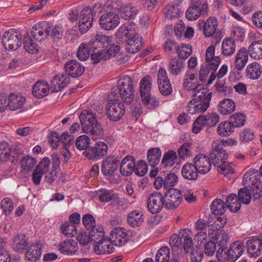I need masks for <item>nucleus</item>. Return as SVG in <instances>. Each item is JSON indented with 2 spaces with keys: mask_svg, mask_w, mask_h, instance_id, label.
Here are the masks:
<instances>
[{
  "mask_svg": "<svg viewBox=\"0 0 262 262\" xmlns=\"http://www.w3.org/2000/svg\"><path fill=\"white\" fill-rule=\"evenodd\" d=\"M250 56L255 59L262 58V40L253 41L247 50Z\"/></svg>",
  "mask_w": 262,
  "mask_h": 262,
  "instance_id": "37",
  "label": "nucleus"
},
{
  "mask_svg": "<svg viewBox=\"0 0 262 262\" xmlns=\"http://www.w3.org/2000/svg\"><path fill=\"white\" fill-rule=\"evenodd\" d=\"M181 12L178 4L167 5L163 9V15L165 18L168 19L180 17Z\"/></svg>",
  "mask_w": 262,
  "mask_h": 262,
  "instance_id": "39",
  "label": "nucleus"
},
{
  "mask_svg": "<svg viewBox=\"0 0 262 262\" xmlns=\"http://www.w3.org/2000/svg\"><path fill=\"white\" fill-rule=\"evenodd\" d=\"M36 163V159L29 156H26L23 157L20 160V165L23 170L27 171V172L32 169Z\"/></svg>",
  "mask_w": 262,
  "mask_h": 262,
  "instance_id": "57",
  "label": "nucleus"
},
{
  "mask_svg": "<svg viewBox=\"0 0 262 262\" xmlns=\"http://www.w3.org/2000/svg\"><path fill=\"white\" fill-rule=\"evenodd\" d=\"M135 159L132 156H126L120 163V173L125 177L131 175L135 170Z\"/></svg>",
  "mask_w": 262,
  "mask_h": 262,
  "instance_id": "21",
  "label": "nucleus"
},
{
  "mask_svg": "<svg viewBox=\"0 0 262 262\" xmlns=\"http://www.w3.org/2000/svg\"><path fill=\"white\" fill-rule=\"evenodd\" d=\"M225 203L229 210L234 212H237L241 207L237 195L234 193H231L227 196Z\"/></svg>",
  "mask_w": 262,
  "mask_h": 262,
  "instance_id": "45",
  "label": "nucleus"
},
{
  "mask_svg": "<svg viewBox=\"0 0 262 262\" xmlns=\"http://www.w3.org/2000/svg\"><path fill=\"white\" fill-rule=\"evenodd\" d=\"M247 252L251 257H257L260 255L262 242L261 239L256 236L250 237L246 242Z\"/></svg>",
  "mask_w": 262,
  "mask_h": 262,
  "instance_id": "22",
  "label": "nucleus"
},
{
  "mask_svg": "<svg viewBox=\"0 0 262 262\" xmlns=\"http://www.w3.org/2000/svg\"><path fill=\"white\" fill-rule=\"evenodd\" d=\"M49 88L47 82L37 81L32 88V94L36 98H40L48 95Z\"/></svg>",
  "mask_w": 262,
  "mask_h": 262,
  "instance_id": "35",
  "label": "nucleus"
},
{
  "mask_svg": "<svg viewBox=\"0 0 262 262\" xmlns=\"http://www.w3.org/2000/svg\"><path fill=\"white\" fill-rule=\"evenodd\" d=\"M48 36L50 37L54 41H58L61 39L63 30L61 26H55L54 27L48 26L47 29Z\"/></svg>",
  "mask_w": 262,
  "mask_h": 262,
  "instance_id": "55",
  "label": "nucleus"
},
{
  "mask_svg": "<svg viewBox=\"0 0 262 262\" xmlns=\"http://www.w3.org/2000/svg\"><path fill=\"white\" fill-rule=\"evenodd\" d=\"M199 172L195 165L192 163L185 164L181 170L183 177L189 180H195L198 178Z\"/></svg>",
  "mask_w": 262,
  "mask_h": 262,
  "instance_id": "34",
  "label": "nucleus"
},
{
  "mask_svg": "<svg viewBox=\"0 0 262 262\" xmlns=\"http://www.w3.org/2000/svg\"><path fill=\"white\" fill-rule=\"evenodd\" d=\"M143 214L140 210H135L132 211L127 215V223L132 227H139L143 223Z\"/></svg>",
  "mask_w": 262,
  "mask_h": 262,
  "instance_id": "31",
  "label": "nucleus"
},
{
  "mask_svg": "<svg viewBox=\"0 0 262 262\" xmlns=\"http://www.w3.org/2000/svg\"><path fill=\"white\" fill-rule=\"evenodd\" d=\"M8 107L11 110H16L23 107L26 98L21 96L11 94L8 98Z\"/></svg>",
  "mask_w": 262,
  "mask_h": 262,
  "instance_id": "38",
  "label": "nucleus"
},
{
  "mask_svg": "<svg viewBox=\"0 0 262 262\" xmlns=\"http://www.w3.org/2000/svg\"><path fill=\"white\" fill-rule=\"evenodd\" d=\"M262 74V66L260 64L253 62L249 64L246 69V76L252 80L259 79Z\"/></svg>",
  "mask_w": 262,
  "mask_h": 262,
  "instance_id": "29",
  "label": "nucleus"
},
{
  "mask_svg": "<svg viewBox=\"0 0 262 262\" xmlns=\"http://www.w3.org/2000/svg\"><path fill=\"white\" fill-rule=\"evenodd\" d=\"M14 147L12 146L10 148L8 143L6 141H2L0 142V160H5L8 159L11 154L13 153L12 157L15 156L17 153H14V151H12Z\"/></svg>",
  "mask_w": 262,
  "mask_h": 262,
  "instance_id": "53",
  "label": "nucleus"
},
{
  "mask_svg": "<svg viewBox=\"0 0 262 262\" xmlns=\"http://www.w3.org/2000/svg\"><path fill=\"white\" fill-rule=\"evenodd\" d=\"M79 120L82 129L85 133L90 134L94 139L103 137V129L97 120L96 113L84 110L79 115Z\"/></svg>",
  "mask_w": 262,
  "mask_h": 262,
  "instance_id": "1",
  "label": "nucleus"
},
{
  "mask_svg": "<svg viewBox=\"0 0 262 262\" xmlns=\"http://www.w3.org/2000/svg\"><path fill=\"white\" fill-rule=\"evenodd\" d=\"M91 49L86 42H82L79 47L77 56L80 60H86L90 55Z\"/></svg>",
  "mask_w": 262,
  "mask_h": 262,
  "instance_id": "60",
  "label": "nucleus"
},
{
  "mask_svg": "<svg viewBox=\"0 0 262 262\" xmlns=\"http://www.w3.org/2000/svg\"><path fill=\"white\" fill-rule=\"evenodd\" d=\"M51 163V160L48 157H45L36 166L32 173V180L35 185L40 183L43 174L47 172Z\"/></svg>",
  "mask_w": 262,
  "mask_h": 262,
  "instance_id": "12",
  "label": "nucleus"
},
{
  "mask_svg": "<svg viewBox=\"0 0 262 262\" xmlns=\"http://www.w3.org/2000/svg\"><path fill=\"white\" fill-rule=\"evenodd\" d=\"M178 162L177 155L175 151L169 150L165 152L162 159L161 164L164 167L172 166Z\"/></svg>",
  "mask_w": 262,
  "mask_h": 262,
  "instance_id": "47",
  "label": "nucleus"
},
{
  "mask_svg": "<svg viewBox=\"0 0 262 262\" xmlns=\"http://www.w3.org/2000/svg\"><path fill=\"white\" fill-rule=\"evenodd\" d=\"M60 229L62 233L68 237H72L77 234L76 226L71 222H66L62 223Z\"/></svg>",
  "mask_w": 262,
  "mask_h": 262,
  "instance_id": "49",
  "label": "nucleus"
},
{
  "mask_svg": "<svg viewBox=\"0 0 262 262\" xmlns=\"http://www.w3.org/2000/svg\"><path fill=\"white\" fill-rule=\"evenodd\" d=\"M185 60L174 57L169 61L168 70L170 74L177 75L185 68Z\"/></svg>",
  "mask_w": 262,
  "mask_h": 262,
  "instance_id": "28",
  "label": "nucleus"
},
{
  "mask_svg": "<svg viewBox=\"0 0 262 262\" xmlns=\"http://www.w3.org/2000/svg\"><path fill=\"white\" fill-rule=\"evenodd\" d=\"M30 245L28 242V238L24 234H20L15 236L12 239L11 246L14 251L23 252Z\"/></svg>",
  "mask_w": 262,
  "mask_h": 262,
  "instance_id": "25",
  "label": "nucleus"
},
{
  "mask_svg": "<svg viewBox=\"0 0 262 262\" xmlns=\"http://www.w3.org/2000/svg\"><path fill=\"white\" fill-rule=\"evenodd\" d=\"M26 250V257L30 261L35 262L39 259L41 254V249L39 244L30 245Z\"/></svg>",
  "mask_w": 262,
  "mask_h": 262,
  "instance_id": "30",
  "label": "nucleus"
},
{
  "mask_svg": "<svg viewBox=\"0 0 262 262\" xmlns=\"http://www.w3.org/2000/svg\"><path fill=\"white\" fill-rule=\"evenodd\" d=\"M133 26L130 24L129 25V23H125L119 28L116 33V37L118 42H124L125 40H127L129 36L133 35L132 30Z\"/></svg>",
  "mask_w": 262,
  "mask_h": 262,
  "instance_id": "32",
  "label": "nucleus"
},
{
  "mask_svg": "<svg viewBox=\"0 0 262 262\" xmlns=\"http://www.w3.org/2000/svg\"><path fill=\"white\" fill-rule=\"evenodd\" d=\"M77 245V244L75 241L67 239L60 244L59 250L64 254L72 255L76 252Z\"/></svg>",
  "mask_w": 262,
  "mask_h": 262,
  "instance_id": "41",
  "label": "nucleus"
},
{
  "mask_svg": "<svg viewBox=\"0 0 262 262\" xmlns=\"http://www.w3.org/2000/svg\"><path fill=\"white\" fill-rule=\"evenodd\" d=\"M111 240L115 246L124 245L128 240L129 236L122 228H114L111 234Z\"/></svg>",
  "mask_w": 262,
  "mask_h": 262,
  "instance_id": "18",
  "label": "nucleus"
},
{
  "mask_svg": "<svg viewBox=\"0 0 262 262\" xmlns=\"http://www.w3.org/2000/svg\"><path fill=\"white\" fill-rule=\"evenodd\" d=\"M226 204L220 199L214 200L211 203L210 209L215 215L223 214L226 210Z\"/></svg>",
  "mask_w": 262,
  "mask_h": 262,
  "instance_id": "46",
  "label": "nucleus"
},
{
  "mask_svg": "<svg viewBox=\"0 0 262 262\" xmlns=\"http://www.w3.org/2000/svg\"><path fill=\"white\" fill-rule=\"evenodd\" d=\"M126 50L128 53L134 54L141 50L142 47V38L138 34H133L132 36L125 40Z\"/></svg>",
  "mask_w": 262,
  "mask_h": 262,
  "instance_id": "26",
  "label": "nucleus"
},
{
  "mask_svg": "<svg viewBox=\"0 0 262 262\" xmlns=\"http://www.w3.org/2000/svg\"><path fill=\"white\" fill-rule=\"evenodd\" d=\"M89 239L91 242H93L95 244L101 242L104 238V232L102 227L92 228L89 232Z\"/></svg>",
  "mask_w": 262,
  "mask_h": 262,
  "instance_id": "43",
  "label": "nucleus"
},
{
  "mask_svg": "<svg viewBox=\"0 0 262 262\" xmlns=\"http://www.w3.org/2000/svg\"><path fill=\"white\" fill-rule=\"evenodd\" d=\"M1 208L5 215H9L14 209L13 201L9 198L3 199L1 203Z\"/></svg>",
  "mask_w": 262,
  "mask_h": 262,
  "instance_id": "61",
  "label": "nucleus"
},
{
  "mask_svg": "<svg viewBox=\"0 0 262 262\" xmlns=\"http://www.w3.org/2000/svg\"><path fill=\"white\" fill-rule=\"evenodd\" d=\"M211 237L215 238V243L220 247H226V245L229 240V236L225 232L215 233L214 236H212Z\"/></svg>",
  "mask_w": 262,
  "mask_h": 262,
  "instance_id": "64",
  "label": "nucleus"
},
{
  "mask_svg": "<svg viewBox=\"0 0 262 262\" xmlns=\"http://www.w3.org/2000/svg\"><path fill=\"white\" fill-rule=\"evenodd\" d=\"M66 74L72 77L76 78L81 76L84 72V68L77 60H72L64 64Z\"/></svg>",
  "mask_w": 262,
  "mask_h": 262,
  "instance_id": "16",
  "label": "nucleus"
},
{
  "mask_svg": "<svg viewBox=\"0 0 262 262\" xmlns=\"http://www.w3.org/2000/svg\"><path fill=\"white\" fill-rule=\"evenodd\" d=\"M215 47L209 46L206 52V60L208 62V66L212 67L213 70H216L221 62V58L219 56H214Z\"/></svg>",
  "mask_w": 262,
  "mask_h": 262,
  "instance_id": "33",
  "label": "nucleus"
},
{
  "mask_svg": "<svg viewBox=\"0 0 262 262\" xmlns=\"http://www.w3.org/2000/svg\"><path fill=\"white\" fill-rule=\"evenodd\" d=\"M120 159L115 156H108L102 162L101 170L105 176H113L118 169Z\"/></svg>",
  "mask_w": 262,
  "mask_h": 262,
  "instance_id": "13",
  "label": "nucleus"
},
{
  "mask_svg": "<svg viewBox=\"0 0 262 262\" xmlns=\"http://www.w3.org/2000/svg\"><path fill=\"white\" fill-rule=\"evenodd\" d=\"M212 96V93L207 89L193 94L194 98L189 102L187 105L188 112L194 114L206 112L210 106Z\"/></svg>",
  "mask_w": 262,
  "mask_h": 262,
  "instance_id": "3",
  "label": "nucleus"
},
{
  "mask_svg": "<svg viewBox=\"0 0 262 262\" xmlns=\"http://www.w3.org/2000/svg\"><path fill=\"white\" fill-rule=\"evenodd\" d=\"M165 207L167 209H174L181 203L183 195L180 190L171 188L167 190L164 194Z\"/></svg>",
  "mask_w": 262,
  "mask_h": 262,
  "instance_id": "7",
  "label": "nucleus"
},
{
  "mask_svg": "<svg viewBox=\"0 0 262 262\" xmlns=\"http://www.w3.org/2000/svg\"><path fill=\"white\" fill-rule=\"evenodd\" d=\"M151 84L152 78L150 75H146L141 79L140 83V93L141 97L150 94Z\"/></svg>",
  "mask_w": 262,
  "mask_h": 262,
  "instance_id": "44",
  "label": "nucleus"
},
{
  "mask_svg": "<svg viewBox=\"0 0 262 262\" xmlns=\"http://www.w3.org/2000/svg\"><path fill=\"white\" fill-rule=\"evenodd\" d=\"M24 45L26 51L29 53L34 54L38 51L37 43L31 38L28 33L24 35Z\"/></svg>",
  "mask_w": 262,
  "mask_h": 262,
  "instance_id": "52",
  "label": "nucleus"
},
{
  "mask_svg": "<svg viewBox=\"0 0 262 262\" xmlns=\"http://www.w3.org/2000/svg\"><path fill=\"white\" fill-rule=\"evenodd\" d=\"M114 246L112 241L104 238L101 242L95 244L94 251L97 254H110L114 251Z\"/></svg>",
  "mask_w": 262,
  "mask_h": 262,
  "instance_id": "27",
  "label": "nucleus"
},
{
  "mask_svg": "<svg viewBox=\"0 0 262 262\" xmlns=\"http://www.w3.org/2000/svg\"><path fill=\"white\" fill-rule=\"evenodd\" d=\"M90 144V138L86 135H82L78 137L75 141V146L79 150H86Z\"/></svg>",
  "mask_w": 262,
  "mask_h": 262,
  "instance_id": "62",
  "label": "nucleus"
},
{
  "mask_svg": "<svg viewBox=\"0 0 262 262\" xmlns=\"http://www.w3.org/2000/svg\"><path fill=\"white\" fill-rule=\"evenodd\" d=\"M228 157V155L226 152H210V159L212 163L215 167L220 165L222 163L224 162Z\"/></svg>",
  "mask_w": 262,
  "mask_h": 262,
  "instance_id": "56",
  "label": "nucleus"
},
{
  "mask_svg": "<svg viewBox=\"0 0 262 262\" xmlns=\"http://www.w3.org/2000/svg\"><path fill=\"white\" fill-rule=\"evenodd\" d=\"M217 27V21L213 17H209L205 24L204 35L206 37H210L215 33Z\"/></svg>",
  "mask_w": 262,
  "mask_h": 262,
  "instance_id": "48",
  "label": "nucleus"
},
{
  "mask_svg": "<svg viewBox=\"0 0 262 262\" xmlns=\"http://www.w3.org/2000/svg\"><path fill=\"white\" fill-rule=\"evenodd\" d=\"M108 147L103 142H98L93 146L85 150L83 154L90 160L97 161L105 157L107 153Z\"/></svg>",
  "mask_w": 262,
  "mask_h": 262,
  "instance_id": "8",
  "label": "nucleus"
},
{
  "mask_svg": "<svg viewBox=\"0 0 262 262\" xmlns=\"http://www.w3.org/2000/svg\"><path fill=\"white\" fill-rule=\"evenodd\" d=\"M121 17L126 20L133 18L137 14V10L135 7L128 6H122L119 11Z\"/></svg>",
  "mask_w": 262,
  "mask_h": 262,
  "instance_id": "54",
  "label": "nucleus"
},
{
  "mask_svg": "<svg viewBox=\"0 0 262 262\" xmlns=\"http://www.w3.org/2000/svg\"><path fill=\"white\" fill-rule=\"evenodd\" d=\"M236 43L232 38H225L222 42V54L225 56L232 55L235 52Z\"/></svg>",
  "mask_w": 262,
  "mask_h": 262,
  "instance_id": "42",
  "label": "nucleus"
},
{
  "mask_svg": "<svg viewBox=\"0 0 262 262\" xmlns=\"http://www.w3.org/2000/svg\"><path fill=\"white\" fill-rule=\"evenodd\" d=\"M47 29L48 25L45 23H41L34 25L31 32L32 37L37 41H41L47 38L48 36Z\"/></svg>",
  "mask_w": 262,
  "mask_h": 262,
  "instance_id": "23",
  "label": "nucleus"
},
{
  "mask_svg": "<svg viewBox=\"0 0 262 262\" xmlns=\"http://www.w3.org/2000/svg\"><path fill=\"white\" fill-rule=\"evenodd\" d=\"M2 42L6 50H16L22 44V36L16 30L10 29L4 34Z\"/></svg>",
  "mask_w": 262,
  "mask_h": 262,
  "instance_id": "5",
  "label": "nucleus"
},
{
  "mask_svg": "<svg viewBox=\"0 0 262 262\" xmlns=\"http://www.w3.org/2000/svg\"><path fill=\"white\" fill-rule=\"evenodd\" d=\"M70 83L69 76L60 74L56 75L53 78L51 84V92H57L61 89L66 87Z\"/></svg>",
  "mask_w": 262,
  "mask_h": 262,
  "instance_id": "20",
  "label": "nucleus"
},
{
  "mask_svg": "<svg viewBox=\"0 0 262 262\" xmlns=\"http://www.w3.org/2000/svg\"><path fill=\"white\" fill-rule=\"evenodd\" d=\"M229 121L232 126L235 127H239L243 126L246 121V116L242 113H237L232 115L230 118Z\"/></svg>",
  "mask_w": 262,
  "mask_h": 262,
  "instance_id": "59",
  "label": "nucleus"
},
{
  "mask_svg": "<svg viewBox=\"0 0 262 262\" xmlns=\"http://www.w3.org/2000/svg\"><path fill=\"white\" fill-rule=\"evenodd\" d=\"M234 128L229 120L224 121L221 122L218 125L217 133L222 136H228L234 132Z\"/></svg>",
  "mask_w": 262,
  "mask_h": 262,
  "instance_id": "50",
  "label": "nucleus"
},
{
  "mask_svg": "<svg viewBox=\"0 0 262 262\" xmlns=\"http://www.w3.org/2000/svg\"><path fill=\"white\" fill-rule=\"evenodd\" d=\"M194 163L199 173L205 174L211 169V163L210 158L203 154H199L195 156Z\"/></svg>",
  "mask_w": 262,
  "mask_h": 262,
  "instance_id": "15",
  "label": "nucleus"
},
{
  "mask_svg": "<svg viewBox=\"0 0 262 262\" xmlns=\"http://www.w3.org/2000/svg\"><path fill=\"white\" fill-rule=\"evenodd\" d=\"M170 250L166 246L161 247L158 251L156 258V262H169Z\"/></svg>",
  "mask_w": 262,
  "mask_h": 262,
  "instance_id": "58",
  "label": "nucleus"
},
{
  "mask_svg": "<svg viewBox=\"0 0 262 262\" xmlns=\"http://www.w3.org/2000/svg\"><path fill=\"white\" fill-rule=\"evenodd\" d=\"M219 115L216 113H208L206 115H200L193 123L192 131L194 133H199L203 126L209 127L215 126L219 122Z\"/></svg>",
  "mask_w": 262,
  "mask_h": 262,
  "instance_id": "6",
  "label": "nucleus"
},
{
  "mask_svg": "<svg viewBox=\"0 0 262 262\" xmlns=\"http://www.w3.org/2000/svg\"><path fill=\"white\" fill-rule=\"evenodd\" d=\"M91 52L105 51L109 45L108 38L105 35H96L95 38L86 43Z\"/></svg>",
  "mask_w": 262,
  "mask_h": 262,
  "instance_id": "14",
  "label": "nucleus"
},
{
  "mask_svg": "<svg viewBox=\"0 0 262 262\" xmlns=\"http://www.w3.org/2000/svg\"><path fill=\"white\" fill-rule=\"evenodd\" d=\"M93 21L91 8H84L81 11L79 17V28L82 34L86 33L92 27Z\"/></svg>",
  "mask_w": 262,
  "mask_h": 262,
  "instance_id": "11",
  "label": "nucleus"
},
{
  "mask_svg": "<svg viewBox=\"0 0 262 262\" xmlns=\"http://www.w3.org/2000/svg\"><path fill=\"white\" fill-rule=\"evenodd\" d=\"M123 103L118 99H112L108 101L106 113L110 120L117 121L123 117L125 112Z\"/></svg>",
  "mask_w": 262,
  "mask_h": 262,
  "instance_id": "4",
  "label": "nucleus"
},
{
  "mask_svg": "<svg viewBox=\"0 0 262 262\" xmlns=\"http://www.w3.org/2000/svg\"><path fill=\"white\" fill-rule=\"evenodd\" d=\"M169 245L172 254H176L177 252L181 250L182 239L177 234H173L170 237Z\"/></svg>",
  "mask_w": 262,
  "mask_h": 262,
  "instance_id": "63",
  "label": "nucleus"
},
{
  "mask_svg": "<svg viewBox=\"0 0 262 262\" xmlns=\"http://www.w3.org/2000/svg\"><path fill=\"white\" fill-rule=\"evenodd\" d=\"M245 245L243 242L237 241L232 243L228 249V260L235 261L244 252Z\"/></svg>",
  "mask_w": 262,
  "mask_h": 262,
  "instance_id": "17",
  "label": "nucleus"
},
{
  "mask_svg": "<svg viewBox=\"0 0 262 262\" xmlns=\"http://www.w3.org/2000/svg\"><path fill=\"white\" fill-rule=\"evenodd\" d=\"M249 52L245 47L237 51L234 59V69L237 72L241 71L246 65L248 60Z\"/></svg>",
  "mask_w": 262,
  "mask_h": 262,
  "instance_id": "19",
  "label": "nucleus"
},
{
  "mask_svg": "<svg viewBox=\"0 0 262 262\" xmlns=\"http://www.w3.org/2000/svg\"><path fill=\"white\" fill-rule=\"evenodd\" d=\"M114 96L119 94L122 101L125 104H130L136 100L135 84L132 78L129 76L122 77L117 82L116 87L112 90Z\"/></svg>",
  "mask_w": 262,
  "mask_h": 262,
  "instance_id": "2",
  "label": "nucleus"
},
{
  "mask_svg": "<svg viewBox=\"0 0 262 262\" xmlns=\"http://www.w3.org/2000/svg\"><path fill=\"white\" fill-rule=\"evenodd\" d=\"M165 206L164 198L162 194L159 192H154L150 194L147 201V209L152 213H159Z\"/></svg>",
  "mask_w": 262,
  "mask_h": 262,
  "instance_id": "10",
  "label": "nucleus"
},
{
  "mask_svg": "<svg viewBox=\"0 0 262 262\" xmlns=\"http://www.w3.org/2000/svg\"><path fill=\"white\" fill-rule=\"evenodd\" d=\"M122 3L120 0H108L103 6L104 11L107 12L119 13Z\"/></svg>",
  "mask_w": 262,
  "mask_h": 262,
  "instance_id": "51",
  "label": "nucleus"
},
{
  "mask_svg": "<svg viewBox=\"0 0 262 262\" xmlns=\"http://www.w3.org/2000/svg\"><path fill=\"white\" fill-rule=\"evenodd\" d=\"M161 151L159 147L150 148L147 154V162L149 165L155 167L160 160Z\"/></svg>",
  "mask_w": 262,
  "mask_h": 262,
  "instance_id": "40",
  "label": "nucleus"
},
{
  "mask_svg": "<svg viewBox=\"0 0 262 262\" xmlns=\"http://www.w3.org/2000/svg\"><path fill=\"white\" fill-rule=\"evenodd\" d=\"M119 17L115 12L103 11L99 18V25L105 30H111L116 28L119 24Z\"/></svg>",
  "mask_w": 262,
  "mask_h": 262,
  "instance_id": "9",
  "label": "nucleus"
},
{
  "mask_svg": "<svg viewBox=\"0 0 262 262\" xmlns=\"http://www.w3.org/2000/svg\"><path fill=\"white\" fill-rule=\"evenodd\" d=\"M235 103L233 100L225 99L218 105V111L222 115H228L235 111Z\"/></svg>",
  "mask_w": 262,
  "mask_h": 262,
  "instance_id": "36",
  "label": "nucleus"
},
{
  "mask_svg": "<svg viewBox=\"0 0 262 262\" xmlns=\"http://www.w3.org/2000/svg\"><path fill=\"white\" fill-rule=\"evenodd\" d=\"M258 173V171L255 169L247 171L244 174L243 178L244 185L248 186L250 188H253L258 185L259 183H262Z\"/></svg>",
  "mask_w": 262,
  "mask_h": 262,
  "instance_id": "24",
  "label": "nucleus"
}]
</instances>
